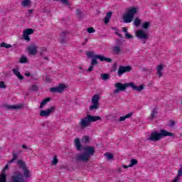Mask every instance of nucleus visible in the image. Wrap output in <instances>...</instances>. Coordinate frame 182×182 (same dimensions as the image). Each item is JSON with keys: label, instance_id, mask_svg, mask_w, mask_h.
Instances as JSON below:
<instances>
[{"label": "nucleus", "instance_id": "42", "mask_svg": "<svg viewBox=\"0 0 182 182\" xmlns=\"http://www.w3.org/2000/svg\"><path fill=\"white\" fill-rule=\"evenodd\" d=\"M82 141L83 143H85V144L89 143V136H84L82 139Z\"/></svg>", "mask_w": 182, "mask_h": 182}, {"label": "nucleus", "instance_id": "29", "mask_svg": "<svg viewBox=\"0 0 182 182\" xmlns=\"http://www.w3.org/2000/svg\"><path fill=\"white\" fill-rule=\"evenodd\" d=\"M141 26H142L143 29L147 30L149 28V27L150 26V22H149V21L144 22V23H142Z\"/></svg>", "mask_w": 182, "mask_h": 182}, {"label": "nucleus", "instance_id": "36", "mask_svg": "<svg viewBox=\"0 0 182 182\" xmlns=\"http://www.w3.org/2000/svg\"><path fill=\"white\" fill-rule=\"evenodd\" d=\"M105 157H107V159H108V160H112V159H113V154H109V153H107L105 154Z\"/></svg>", "mask_w": 182, "mask_h": 182}, {"label": "nucleus", "instance_id": "13", "mask_svg": "<svg viewBox=\"0 0 182 182\" xmlns=\"http://www.w3.org/2000/svg\"><path fill=\"white\" fill-rule=\"evenodd\" d=\"M28 52L30 55H32L33 56H35L38 53V46L35 44H31L28 46Z\"/></svg>", "mask_w": 182, "mask_h": 182}, {"label": "nucleus", "instance_id": "16", "mask_svg": "<svg viewBox=\"0 0 182 182\" xmlns=\"http://www.w3.org/2000/svg\"><path fill=\"white\" fill-rule=\"evenodd\" d=\"M112 53H114V55H121L122 48L119 45L114 46L112 48Z\"/></svg>", "mask_w": 182, "mask_h": 182}, {"label": "nucleus", "instance_id": "23", "mask_svg": "<svg viewBox=\"0 0 182 182\" xmlns=\"http://www.w3.org/2000/svg\"><path fill=\"white\" fill-rule=\"evenodd\" d=\"M134 26L139 27L140 25H141V20L139 18V17H136L133 22Z\"/></svg>", "mask_w": 182, "mask_h": 182}, {"label": "nucleus", "instance_id": "21", "mask_svg": "<svg viewBox=\"0 0 182 182\" xmlns=\"http://www.w3.org/2000/svg\"><path fill=\"white\" fill-rule=\"evenodd\" d=\"M112 11H109L108 13H107L104 19L105 23H109V21H110V18H112Z\"/></svg>", "mask_w": 182, "mask_h": 182}, {"label": "nucleus", "instance_id": "35", "mask_svg": "<svg viewBox=\"0 0 182 182\" xmlns=\"http://www.w3.org/2000/svg\"><path fill=\"white\" fill-rule=\"evenodd\" d=\"M87 32H88V33H95V32H96V30H95L93 27H90L87 29Z\"/></svg>", "mask_w": 182, "mask_h": 182}, {"label": "nucleus", "instance_id": "3", "mask_svg": "<svg viewBox=\"0 0 182 182\" xmlns=\"http://www.w3.org/2000/svg\"><path fill=\"white\" fill-rule=\"evenodd\" d=\"M139 13V7L131 6L127 10V13L123 16L124 23H130L133 22L134 16Z\"/></svg>", "mask_w": 182, "mask_h": 182}, {"label": "nucleus", "instance_id": "30", "mask_svg": "<svg viewBox=\"0 0 182 182\" xmlns=\"http://www.w3.org/2000/svg\"><path fill=\"white\" fill-rule=\"evenodd\" d=\"M1 48H6V49H9V48H12V45L8 44L6 43H1Z\"/></svg>", "mask_w": 182, "mask_h": 182}, {"label": "nucleus", "instance_id": "22", "mask_svg": "<svg viewBox=\"0 0 182 182\" xmlns=\"http://www.w3.org/2000/svg\"><path fill=\"white\" fill-rule=\"evenodd\" d=\"M75 146L77 150H80V149H82V144H80V139H79V138H76L75 139Z\"/></svg>", "mask_w": 182, "mask_h": 182}, {"label": "nucleus", "instance_id": "55", "mask_svg": "<svg viewBox=\"0 0 182 182\" xmlns=\"http://www.w3.org/2000/svg\"><path fill=\"white\" fill-rule=\"evenodd\" d=\"M33 11L32 9L28 10V14H32Z\"/></svg>", "mask_w": 182, "mask_h": 182}, {"label": "nucleus", "instance_id": "9", "mask_svg": "<svg viewBox=\"0 0 182 182\" xmlns=\"http://www.w3.org/2000/svg\"><path fill=\"white\" fill-rule=\"evenodd\" d=\"M33 32H35V30L33 28H27L23 31V38L25 39V41H27V42H29L31 41V38L29 37V35H33Z\"/></svg>", "mask_w": 182, "mask_h": 182}, {"label": "nucleus", "instance_id": "52", "mask_svg": "<svg viewBox=\"0 0 182 182\" xmlns=\"http://www.w3.org/2000/svg\"><path fill=\"white\" fill-rule=\"evenodd\" d=\"M129 167H131V166H129V165L128 166L123 165V168H129Z\"/></svg>", "mask_w": 182, "mask_h": 182}, {"label": "nucleus", "instance_id": "43", "mask_svg": "<svg viewBox=\"0 0 182 182\" xmlns=\"http://www.w3.org/2000/svg\"><path fill=\"white\" fill-rule=\"evenodd\" d=\"M125 36L127 39H132L133 38V36L130 35L129 33H125Z\"/></svg>", "mask_w": 182, "mask_h": 182}, {"label": "nucleus", "instance_id": "40", "mask_svg": "<svg viewBox=\"0 0 182 182\" xmlns=\"http://www.w3.org/2000/svg\"><path fill=\"white\" fill-rule=\"evenodd\" d=\"M68 34H69V33L68 31H63L60 34V37H66V36H68Z\"/></svg>", "mask_w": 182, "mask_h": 182}, {"label": "nucleus", "instance_id": "28", "mask_svg": "<svg viewBox=\"0 0 182 182\" xmlns=\"http://www.w3.org/2000/svg\"><path fill=\"white\" fill-rule=\"evenodd\" d=\"M137 163H139L137 159H131L129 167H134V166H136V164H137Z\"/></svg>", "mask_w": 182, "mask_h": 182}, {"label": "nucleus", "instance_id": "18", "mask_svg": "<svg viewBox=\"0 0 182 182\" xmlns=\"http://www.w3.org/2000/svg\"><path fill=\"white\" fill-rule=\"evenodd\" d=\"M156 73L159 75V77L163 76V65H159L156 67Z\"/></svg>", "mask_w": 182, "mask_h": 182}, {"label": "nucleus", "instance_id": "50", "mask_svg": "<svg viewBox=\"0 0 182 182\" xmlns=\"http://www.w3.org/2000/svg\"><path fill=\"white\" fill-rule=\"evenodd\" d=\"M22 147H23V149L31 150V148H28V146H26V145H25V144H23V145H22Z\"/></svg>", "mask_w": 182, "mask_h": 182}, {"label": "nucleus", "instance_id": "15", "mask_svg": "<svg viewBox=\"0 0 182 182\" xmlns=\"http://www.w3.org/2000/svg\"><path fill=\"white\" fill-rule=\"evenodd\" d=\"M23 105H4V109H7L8 110H18L19 109H22Z\"/></svg>", "mask_w": 182, "mask_h": 182}, {"label": "nucleus", "instance_id": "19", "mask_svg": "<svg viewBox=\"0 0 182 182\" xmlns=\"http://www.w3.org/2000/svg\"><path fill=\"white\" fill-rule=\"evenodd\" d=\"M156 116H157V109L154 108L150 114L149 120H154V119H156Z\"/></svg>", "mask_w": 182, "mask_h": 182}, {"label": "nucleus", "instance_id": "56", "mask_svg": "<svg viewBox=\"0 0 182 182\" xmlns=\"http://www.w3.org/2000/svg\"><path fill=\"white\" fill-rule=\"evenodd\" d=\"M77 15H80V11L77 10Z\"/></svg>", "mask_w": 182, "mask_h": 182}, {"label": "nucleus", "instance_id": "11", "mask_svg": "<svg viewBox=\"0 0 182 182\" xmlns=\"http://www.w3.org/2000/svg\"><path fill=\"white\" fill-rule=\"evenodd\" d=\"M131 70H132V67L130 65L119 66L118 69L117 75L119 77H120L124 73H126L127 72H130Z\"/></svg>", "mask_w": 182, "mask_h": 182}, {"label": "nucleus", "instance_id": "7", "mask_svg": "<svg viewBox=\"0 0 182 182\" xmlns=\"http://www.w3.org/2000/svg\"><path fill=\"white\" fill-rule=\"evenodd\" d=\"M99 99H100V96L99 94L95 95L92 100V105L90 106V110H97L99 109Z\"/></svg>", "mask_w": 182, "mask_h": 182}, {"label": "nucleus", "instance_id": "26", "mask_svg": "<svg viewBox=\"0 0 182 182\" xmlns=\"http://www.w3.org/2000/svg\"><path fill=\"white\" fill-rule=\"evenodd\" d=\"M21 5L22 6H24V7L29 6V5H31V0L21 1Z\"/></svg>", "mask_w": 182, "mask_h": 182}, {"label": "nucleus", "instance_id": "60", "mask_svg": "<svg viewBox=\"0 0 182 182\" xmlns=\"http://www.w3.org/2000/svg\"><path fill=\"white\" fill-rule=\"evenodd\" d=\"M79 69H82V68H81V67H80V68H79Z\"/></svg>", "mask_w": 182, "mask_h": 182}, {"label": "nucleus", "instance_id": "62", "mask_svg": "<svg viewBox=\"0 0 182 182\" xmlns=\"http://www.w3.org/2000/svg\"><path fill=\"white\" fill-rule=\"evenodd\" d=\"M114 31H116V28H114Z\"/></svg>", "mask_w": 182, "mask_h": 182}, {"label": "nucleus", "instance_id": "5", "mask_svg": "<svg viewBox=\"0 0 182 182\" xmlns=\"http://www.w3.org/2000/svg\"><path fill=\"white\" fill-rule=\"evenodd\" d=\"M97 59H99L100 62H107L108 63H110V62H112L111 58H107L102 55H95L94 58H92L91 61L90 66L88 68V72H92L93 70V68H95V65H97Z\"/></svg>", "mask_w": 182, "mask_h": 182}, {"label": "nucleus", "instance_id": "27", "mask_svg": "<svg viewBox=\"0 0 182 182\" xmlns=\"http://www.w3.org/2000/svg\"><path fill=\"white\" fill-rule=\"evenodd\" d=\"M23 176L26 178H28L29 177V170L28 169V167H26L23 169Z\"/></svg>", "mask_w": 182, "mask_h": 182}, {"label": "nucleus", "instance_id": "33", "mask_svg": "<svg viewBox=\"0 0 182 182\" xmlns=\"http://www.w3.org/2000/svg\"><path fill=\"white\" fill-rule=\"evenodd\" d=\"M86 55H87V57L89 58H92V56H93V58H95V55H94L95 52H93V51H87L86 53Z\"/></svg>", "mask_w": 182, "mask_h": 182}, {"label": "nucleus", "instance_id": "34", "mask_svg": "<svg viewBox=\"0 0 182 182\" xmlns=\"http://www.w3.org/2000/svg\"><path fill=\"white\" fill-rule=\"evenodd\" d=\"M60 2H62L63 4V5H67V6H68V8H70V4L69 3L68 0H60Z\"/></svg>", "mask_w": 182, "mask_h": 182}, {"label": "nucleus", "instance_id": "58", "mask_svg": "<svg viewBox=\"0 0 182 182\" xmlns=\"http://www.w3.org/2000/svg\"><path fill=\"white\" fill-rule=\"evenodd\" d=\"M14 161H15V160H14V159H12L10 161H9V163H14Z\"/></svg>", "mask_w": 182, "mask_h": 182}, {"label": "nucleus", "instance_id": "24", "mask_svg": "<svg viewBox=\"0 0 182 182\" xmlns=\"http://www.w3.org/2000/svg\"><path fill=\"white\" fill-rule=\"evenodd\" d=\"M48 102H50V97H47L41 102L40 109H43V106H45Z\"/></svg>", "mask_w": 182, "mask_h": 182}, {"label": "nucleus", "instance_id": "32", "mask_svg": "<svg viewBox=\"0 0 182 182\" xmlns=\"http://www.w3.org/2000/svg\"><path fill=\"white\" fill-rule=\"evenodd\" d=\"M0 182H6V175L4 173L0 175Z\"/></svg>", "mask_w": 182, "mask_h": 182}, {"label": "nucleus", "instance_id": "25", "mask_svg": "<svg viewBox=\"0 0 182 182\" xmlns=\"http://www.w3.org/2000/svg\"><path fill=\"white\" fill-rule=\"evenodd\" d=\"M17 164H18L19 168H22V170H23V168H26V166L25 165V162H23V161H22V160H18L17 161Z\"/></svg>", "mask_w": 182, "mask_h": 182}, {"label": "nucleus", "instance_id": "38", "mask_svg": "<svg viewBox=\"0 0 182 182\" xmlns=\"http://www.w3.org/2000/svg\"><path fill=\"white\" fill-rule=\"evenodd\" d=\"M58 158L56 157V156H55L52 161L53 166H56V164H58Z\"/></svg>", "mask_w": 182, "mask_h": 182}, {"label": "nucleus", "instance_id": "41", "mask_svg": "<svg viewBox=\"0 0 182 182\" xmlns=\"http://www.w3.org/2000/svg\"><path fill=\"white\" fill-rule=\"evenodd\" d=\"M0 88L1 89L6 88V85H5V82H4V81H0Z\"/></svg>", "mask_w": 182, "mask_h": 182}, {"label": "nucleus", "instance_id": "59", "mask_svg": "<svg viewBox=\"0 0 182 182\" xmlns=\"http://www.w3.org/2000/svg\"><path fill=\"white\" fill-rule=\"evenodd\" d=\"M46 79L47 82H49V80H50L49 77H46Z\"/></svg>", "mask_w": 182, "mask_h": 182}, {"label": "nucleus", "instance_id": "20", "mask_svg": "<svg viewBox=\"0 0 182 182\" xmlns=\"http://www.w3.org/2000/svg\"><path fill=\"white\" fill-rule=\"evenodd\" d=\"M132 116H133V113L130 112L123 117H120L119 122H124V120H126V119H130V117H132Z\"/></svg>", "mask_w": 182, "mask_h": 182}, {"label": "nucleus", "instance_id": "53", "mask_svg": "<svg viewBox=\"0 0 182 182\" xmlns=\"http://www.w3.org/2000/svg\"><path fill=\"white\" fill-rule=\"evenodd\" d=\"M116 35H118V36H119V38H122V34L117 33V32H115Z\"/></svg>", "mask_w": 182, "mask_h": 182}, {"label": "nucleus", "instance_id": "2", "mask_svg": "<svg viewBox=\"0 0 182 182\" xmlns=\"http://www.w3.org/2000/svg\"><path fill=\"white\" fill-rule=\"evenodd\" d=\"M173 136H174V134L161 129L160 133H158L156 131L152 132L146 140H148V141H159V140H161L162 137H173Z\"/></svg>", "mask_w": 182, "mask_h": 182}, {"label": "nucleus", "instance_id": "31", "mask_svg": "<svg viewBox=\"0 0 182 182\" xmlns=\"http://www.w3.org/2000/svg\"><path fill=\"white\" fill-rule=\"evenodd\" d=\"M20 63H28V57L21 56L20 58Z\"/></svg>", "mask_w": 182, "mask_h": 182}, {"label": "nucleus", "instance_id": "14", "mask_svg": "<svg viewBox=\"0 0 182 182\" xmlns=\"http://www.w3.org/2000/svg\"><path fill=\"white\" fill-rule=\"evenodd\" d=\"M84 151L88 157H90V156H93L95 154V147L93 146H85L84 148Z\"/></svg>", "mask_w": 182, "mask_h": 182}, {"label": "nucleus", "instance_id": "51", "mask_svg": "<svg viewBox=\"0 0 182 182\" xmlns=\"http://www.w3.org/2000/svg\"><path fill=\"white\" fill-rule=\"evenodd\" d=\"M9 167V166H8V164L6 165L5 167H4V168L3 169V171H5V170H8Z\"/></svg>", "mask_w": 182, "mask_h": 182}, {"label": "nucleus", "instance_id": "37", "mask_svg": "<svg viewBox=\"0 0 182 182\" xmlns=\"http://www.w3.org/2000/svg\"><path fill=\"white\" fill-rule=\"evenodd\" d=\"M101 78L102 79V80H107V79H109V75L102 74L101 75Z\"/></svg>", "mask_w": 182, "mask_h": 182}, {"label": "nucleus", "instance_id": "8", "mask_svg": "<svg viewBox=\"0 0 182 182\" xmlns=\"http://www.w3.org/2000/svg\"><path fill=\"white\" fill-rule=\"evenodd\" d=\"M55 110H56V107H51L46 110H41L40 112V116L41 117H49V116H50V114H52Z\"/></svg>", "mask_w": 182, "mask_h": 182}, {"label": "nucleus", "instance_id": "46", "mask_svg": "<svg viewBox=\"0 0 182 182\" xmlns=\"http://www.w3.org/2000/svg\"><path fill=\"white\" fill-rule=\"evenodd\" d=\"M31 89H32V90L36 91V90H38V86L32 85Z\"/></svg>", "mask_w": 182, "mask_h": 182}, {"label": "nucleus", "instance_id": "1", "mask_svg": "<svg viewBox=\"0 0 182 182\" xmlns=\"http://www.w3.org/2000/svg\"><path fill=\"white\" fill-rule=\"evenodd\" d=\"M132 87L133 90H136V92H141L143 89H144V85H141L139 87L136 86L134 85V82H129V83H125L123 84L122 82H117L114 85V87H116L115 90H113L114 95H117L119 92H123L127 89V87Z\"/></svg>", "mask_w": 182, "mask_h": 182}, {"label": "nucleus", "instance_id": "47", "mask_svg": "<svg viewBox=\"0 0 182 182\" xmlns=\"http://www.w3.org/2000/svg\"><path fill=\"white\" fill-rule=\"evenodd\" d=\"M117 173H123V168H118L117 169Z\"/></svg>", "mask_w": 182, "mask_h": 182}, {"label": "nucleus", "instance_id": "6", "mask_svg": "<svg viewBox=\"0 0 182 182\" xmlns=\"http://www.w3.org/2000/svg\"><path fill=\"white\" fill-rule=\"evenodd\" d=\"M136 36L140 41H142L143 43H146V41L149 39V34L143 29H139L136 32Z\"/></svg>", "mask_w": 182, "mask_h": 182}, {"label": "nucleus", "instance_id": "57", "mask_svg": "<svg viewBox=\"0 0 182 182\" xmlns=\"http://www.w3.org/2000/svg\"><path fill=\"white\" fill-rule=\"evenodd\" d=\"M43 59H44L45 60H49V58H48V57H43Z\"/></svg>", "mask_w": 182, "mask_h": 182}, {"label": "nucleus", "instance_id": "61", "mask_svg": "<svg viewBox=\"0 0 182 182\" xmlns=\"http://www.w3.org/2000/svg\"><path fill=\"white\" fill-rule=\"evenodd\" d=\"M181 104L182 105V100H181Z\"/></svg>", "mask_w": 182, "mask_h": 182}, {"label": "nucleus", "instance_id": "4", "mask_svg": "<svg viewBox=\"0 0 182 182\" xmlns=\"http://www.w3.org/2000/svg\"><path fill=\"white\" fill-rule=\"evenodd\" d=\"M97 120H102V117L88 114L85 117L81 118L79 125L81 129H86V127H89V126H90V123L97 122Z\"/></svg>", "mask_w": 182, "mask_h": 182}, {"label": "nucleus", "instance_id": "17", "mask_svg": "<svg viewBox=\"0 0 182 182\" xmlns=\"http://www.w3.org/2000/svg\"><path fill=\"white\" fill-rule=\"evenodd\" d=\"M14 75H15L19 80H23V76L21 75V72H19V68H14L12 70Z\"/></svg>", "mask_w": 182, "mask_h": 182}, {"label": "nucleus", "instance_id": "48", "mask_svg": "<svg viewBox=\"0 0 182 182\" xmlns=\"http://www.w3.org/2000/svg\"><path fill=\"white\" fill-rule=\"evenodd\" d=\"M122 31H123V32H124V33H127V28L123 27Z\"/></svg>", "mask_w": 182, "mask_h": 182}, {"label": "nucleus", "instance_id": "44", "mask_svg": "<svg viewBox=\"0 0 182 182\" xmlns=\"http://www.w3.org/2000/svg\"><path fill=\"white\" fill-rule=\"evenodd\" d=\"M18 159V154H14L12 156L13 160H16Z\"/></svg>", "mask_w": 182, "mask_h": 182}, {"label": "nucleus", "instance_id": "49", "mask_svg": "<svg viewBox=\"0 0 182 182\" xmlns=\"http://www.w3.org/2000/svg\"><path fill=\"white\" fill-rule=\"evenodd\" d=\"M174 124H176V122H174V121H171V122H170V126H171V127H173V126H174Z\"/></svg>", "mask_w": 182, "mask_h": 182}, {"label": "nucleus", "instance_id": "12", "mask_svg": "<svg viewBox=\"0 0 182 182\" xmlns=\"http://www.w3.org/2000/svg\"><path fill=\"white\" fill-rule=\"evenodd\" d=\"M90 159V156H87L85 153H81V154H77L76 156L75 159L77 161H87Z\"/></svg>", "mask_w": 182, "mask_h": 182}, {"label": "nucleus", "instance_id": "39", "mask_svg": "<svg viewBox=\"0 0 182 182\" xmlns=\"http://www.w3.org/2000/svg\"><path fill=\"white\" fill-rule=\"evenodd\" d=\"M59 42L66 43V37H59Z\"/></svg>", "mask_w": 182, "mask_h": 182}, {"label": "nucleus", "instance_id": "10", "mask_svg": "<svg viewBox=\"0 0 182 182\" xmlns=\"http://www.w3.org/2000/svg\"><path fill=\"white\" fill-rule=\"evenodd\" d=\"M65 89H66V85L65 84H60L58 87L50 88V90L52 93H62Z\"/></svg>", "mask_w": 182, "mask_h": 182}, {"label": "nucleus", "instance_id": "45", "mask_svg": "<svg viewBox=\"0 0 182 182\" xmlns=\"http://www.w3.org/2000/svg\"><path fill=\"white\" fill-rule=\"evenodd\" d=\"M177 176H178V177H181V176H182V168L178 170Z\"/></svg>", "mask_w": 182, "mask_h": 182}, {"label": "nucleus", "instance_id": "54", "mask_svg": "<svg viewBox=\"0 0 182 182\" xmlns=\"http://www.w3.org/2000/svg\"><path fill=\"white\" fill-rule=\"evenodd\" d=\"M24 75L25 76H31V73H26Z\"/></svg>", "mask_w": 182, "mask_h": 182}]
</instances>
